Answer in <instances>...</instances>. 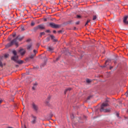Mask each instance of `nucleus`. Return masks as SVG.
I'll use <instances>...</instances> for the list:
<instances>
[{
	"instance_id": "a211bd4d",
	"label": "nucleus",
	"mask_w": 128,
	"mask_h": 128,
	"mask_svg": "<svg viewBox=\"0 0 128 128\" xmlns=\"http://www.w3.org/2000/svg\"><path fill=\"white\" fill-rule=\"evenodd\" d=\"M44 34H46V33H44V32H40V38H42V36H44Z\"/></svg>"
},
{
	"instance_id": "09e8293b",
	"label": "nucleus",
	"mask_w": 128,
	"mask_h": 128,
	"mask_svg": "<svg viewBox=\"0 0 128 128\" xmlns=\"http://www.w3.org/2000/svg\"><path fill=\"white\" fill-rule=\"evenodd\" d=\"M47 104H48V102H46Z\"/></svg>"
},
{
	"instance_id": "c9c22d12",
	"label": "nucleus",
	"mask_w": 128,
	"mask_h": 128,
	"mask_svg": "<svg viewBox=\"0 0 128 128\" xmlns=\"http://www.w3.org/2000/svg\"><path fill=\"white\" fill-rule=\"evenodd\" d=\"M116 116H118H118H120V114L118 113H117Z\"/></svg>"
},
{
	"instance_id": "de8ad7c7",
	"label": "nucleus",
	"mask_w": 128,
	"mask_h": 128,
	"mask_svg": "<svg viewBox=\"0 0 128 128\" xmlns=\"http://www.w3.org/2000/svg\"><path fill=\"white\" fill-rule=\"evenodd\" d=\"M103 67H104V68H106V66H104Z\"/></svg>"
},
{
	"instance_id": "dca6fc26",
	"label": "nucleus",
	"mask_w": 128,
	"mask_h": 128,
	"mask_svg": "<svg viewBox=\"0 0 128 128\" xmlns=\"http://www.w3.org/2000/svg\"><path fill=\"white\" fill-rule=\"evenodd\" d=\"M70 90H72V88H68L66 89L64 91V94H66L68 92H70Z\"/></svg>"
},
{
	"instance_id": "39448f33",
	"label": "nucleus",
	"mask_w": 128,
	"mask_h": 128,
	"mask_svg": "<svg viewBox=\"0 0 128 128\" xmlns=\"http://www.w3.org/2000/svg\"><path fill=\"white\" fill-rule=\"evenodd\" d=\"M36 120H37L36 116L34 114H31L30 123L32 124H36Z\"/></svg>"
},
{
	"instance_id": "c756f323",
	"label": "nucleus",
	"mask_w": 128,
	"mask_h": 128,
	"mask_svg": "<svg viewBox=\"0 0 128 128\" xmlns=\"http://www.w3.org/2000/svg\"><path fill=\"white\" fill-rule=\"evenodd\" d=\"M46 32L50 33V30H46Z\"/></svg>"
},
{
	"instance_id": "a19ab883",
	"label": "nucleus",
	"mask_w": 128,
	"mask_h": 128,
	"mask_svg": "<svg viewBox=\"0 0 128 128\" xmlns=\"http://www.w3.org/2000/svg\"><path fill=\"white\" fill-rule=\"evenodd\" d=\"M44 22H46V20H48L46 19V18H45L44 19Z\"/></svg>"
},
{
	"instance_id": "c85d7f7f",
	"label": "nucleus",
	"mask_w": 128,
	"mask_h": 128,
	"mask_svg": "<svg viewBox=\"0 0 128 128\" xmlns=\"http://www.w3.org/2000/svg\"><path fill=\"white\" fill-rule=\"evenodd\" d=\"M46 40L47 42H50V38H47Z\"/></svg>"
},
{
	"instance_id": "4468645a",
	"label": "nucleus",
	"mask_w": 128,
	"mask_h": 128,
	"mask_svg": "<svg viewBox=\"0 0 128 128\" xmlns=\"http://www.w3.org/2000/svg\"><path fill=\"white\" fill-rule=\"evenodd\" d=\"M47 50L48 52H52L54 50V48L52 47H48Z\"/></svg>"
},
{
	"instance_id": "393cba45",
	"label": "nucleus",
	"mask_w": 128,
	"mask_h": 128,
	"mask_svg": "<svg viewBox=\"0 0 128 128\" xmlns=\"http://www.w3.org/2000/svg\"><path fill=\"white\" fill-rule=\"evenodd\" d=\"M4 58H8V54H5L4 55Z\"/></svg>"
},
{
	"instance_id": "cd10ccee",
	"label": "nucleus",
	"mask_w": 128,
	"mask_h": 128,
	"mask_svg": "<svg viewBox=\"0 0 128 128\" xmlns=\"http://www.w3.org/2000/svg\"><path fill=\"white\" fill-rule=\"evenodd\" d=\"M70 118H74V114H72V115L70 116Z\"/></svg>"
},
{
	"instance_id": "6e6552de",
	"label": "nucleus",
	"mask_w": 128,
	"mask_h": 128,
	"mask_svg": "<svg viewBox=\"0 0 128 128\" xmlns=\"http://www.w3.org/2000/svg\"><path fill=\"white\" fill-rule=\"evenodd\" d=\"M123 22L126 25L128 24V15L124 18Z\"/></svg>"
},
{
	"instance_id": "5701e85b",
	"label": "nucleus",
	"mask_w": 128,
	"mask_h": 128,
	"mask_svg": "<svg viewBox=\"0 0 128 128\" xmlns=\"http://www.w3.org/2000/svg\"><path fill=\"white\" fill-rule=\"evenodd\" d=\"M20 30L21 32H24V26L21 27Z\"/></svg>"
},
{
	"instance_id": "f257e3e1",
	"label": "nucleus",
	"mask_w": 128,
	"mask_h": 128,
	"mask_svg": "<svg viewBox=\"0 0 128 128\" xmlns=\"http://www.w3.org/2000/svg\"><path fill=\"white\" fill-rule=\"evenodd\" d=\"M24 38V36H20V35L18 36L16 38L13 39L10 42L8 43L6 45V48H10V46H12L14 44L16 46V47L18 48V43L16 41V40H22Z\"/></svg>"
},
{
	"instance_id": "20e7f679",
	"label": "nucleus",
	"mask_w": 128,
	"mask_h": 128,
	"mask_svg": "<svg viewBox=\"0 0 128 128\" xmlns=\"http://www.w3.org/2000/svg\"><path fill=\"white\" fill-rule=\"evenodd\" d=\"M38 30H46V26H44V24H41L37 26H36L34 28V32H36Z\"/></svg>"
},
{
	"instance_id": "0eeeda50",
	"label": "nucleus",
	"mask_w": 128,
	"mask_h": 128,
	"mask_svg": "<svg viewBox=\"0 0 128 128\" xmlns=\"http://www.w3.org/2000/svg\"><path fill=\"white\" fill-rule=\"evenodd\" d=\"M32 108L36 112V114H38V106L36 104L34 103L32 104Z\"/></svg>"
},
{
	"instance_id": "ea45409f",
	"label": "nucleus",
	"mask_w": 128,
	"mask_h": 128,
	"mask_svg": "<svg viewBox=\"0 0 128 128\" xmlns=\"http://www.w3.org/2000/svg\"><path fill=\"white\" fill-rule=\"evenodd\" d=\"M62 30H59V31H58V34H60V32H62Z\"/></svg>"
},
{
	"instance_id": "7c9ffc66",
	"label": "nucleus",
	"mask_w": 128,
	"mask_h": 128,
	"mask_svg": "<svg viewBox=\"0 0 128 128\" xmlns=\"http://www.w3.org/2000/svg\"><path fill=\"white\" fill-rule=\"evenodd\" d=\"M76 24H80V21H78L76 22Z\"/></svg>"
},
{
	"instance_id": "f03ea898",
	"label": "nucleus",
	"mask_w": 128,
	"mask_h": 128,
	"mask_svg": "<svg viewBox=\"0 0 128 128\" xmlns=\"http://www.w3.org/2000/svg\"><path fill=\"white\" fill-rule=\"evenodd\" d=\"M12 54H14V56L11 57V60H13V62L18 64H24V60H18V55L16 50H13L12 51Z\"/></svg>"
},
{
	"instance_id": "2f4dec72",
	"label": "nucleus",
	"mask_w": 128,
	"mask_h": 128,
	"mask_svg": "<svg viewBox=\"0 0 128 128\" xmlns=\"http://www.w3.org/2000/svg\"><path fill=\"white\" fill-rule=\"evenodd\" d=\"M53 116H54V114H50V118H52Z\"/></svg>"
},
{
	"instance_id": "72a5a7b5",
	"label": "nucleus",
	"mask_w": 128,
	"mask_h": 128,
	"mask_svg": "<svg viewBox=\"0 0 128 128\" xmlns=\"http://www.w3.org/2000/svg\"><path fill=\"white\" fill-rule=\"evenodd\" d=\"M90 98H92L91 96H88L87 99L88 100H90Z\"/></svg>"
},
{
	"instance_id": "9d476101",
	"label": "nucleus",
	"mask_w": 128,
	"mask_h": 128,
	"mask_svg": "<svg viewBox=\"0 0 128 128\" xmlns=\"http://www.w3.org/2000/svg\"><path fill=\"white\" fill-rule=\"evenodd\" d=\"M26 50L24 48H21L19 50V52L21 56H24L26 54Z\"/></svg>"
},
{
	"instance_id": "49530a36",
	"label": "nucleus",
	"mask_w": 128,
	"mask_h": 128,
	"mask_svg": "<svg viewBox=\"0 0 128 128\" xmlns=\"http://www.w3.org/2000/svg\"><path fill=\"white\" fill-rule=\"evenodd\" d=\"M119 104H122V102H119Z\"/></svg>"
},
{
	"instance_id": "aec40b11",
	"label": "nucleus",
	"mask_w": 128,
	"mask_h": 128,
	"mask_svg": "<svg viewBox=\"0 0 128 128\" xmlns=\"http://www.w3.org/2000/svg\"><path fill=\"white\" fill-rule=\"evenodd\" d=\"M96 20V16H94L93 18H92V20Z\"/></svg>"
},
{
	"instance_id": "e433bc0d",
	"label": "nucleus",
	"mask_w": 128,
	"mask_h": 128,
	"mask_svg": "<svg viewBox=\"0 0 128 128\" xmlns=\"http://www.w3.org/2000/svg\"><path fill=\"white\" fill-rule=\"evenodd\" d=\"M53 32H54V34H56V30H54L53 31Z\"/></svg>"
},
{
	"instance_id": "423d86ee",
	"label": "nucleus",
	"mask_w": 128,
	"mask_h": 128,
	"mask_svg": "<svg viewBox=\"0 0 128 128\" xmlns=\"http://www.w3.org/2000/svg\"><path fill=\"white\" fill-rule=\"evenodd\" d=\"M49 26H50L51 28H60L62 26L60 24H56L54 22L50 23Z\"/></svg>"
},
{
	"instance_id": "bb28decb",
	"label": "nucleus",
	"mask_w": 128,
	"mask_h": 128,
	"mask_svg": "<svg viewBox=\"0 0 128 128\" xmlns=\"http://www.w3.org/2000/svg\"><path fill=\"white\" fill-rule=\"evenodd\" d=\"M34 54H35V56H36V52H38V51H36V50H34Z\"/></svg>"
},
{
	"instance_id": "1a4fd4ad",
	"label": "nucleus",
	"mask_w": 128,
	"mask_h": 128,
	"mask_svg": "<svg viewBox=\"0 0 128 128\" xmlns=\"http://www.w3.org/2000/svg\"><path fill=\"white\" fill-rule=\"evenodd\" d=\"M35 56H36V54H30L29 56V58H26L25 60L26 62H28V61L30 60V58L32 59L34 58Z\"/></svg>"
},
{
	"instance_id": "2eb2a0df",
	"label": "nucleus",
	"mask_w": 128,
	"mask_h": 128,
	"mask_svg": "<svg viewBox=\"0 0 128 128\" xmlns=\"http://www.w3.org/2000/svg\"><path fill=\"white\" fill-rule=\"evenodd\" d=\"M103 112H110V108H108L104 109Z\"/></svg>"
},
{
	"instance_id": "37998d69",
	"label": "nucleus",
	"mask_w": 128,
	"mask_h": 128,
	"mask_svg": "<svg viewBox=\"0 0 128 128\" xmlns=\"http://www.w3.org/2000/svg\"><path fill=\"white\" fill-rule=\"evenodd\" d=\"M27 42H30V39L27 40Z\"/></svg>"
},
{
	"instance_id": "4be33fe9",
	"label": "nucleus",
	"mask_w": 128,
	"mask_h": 128,
	"mask_svg": "<svg viewBox=\"0 0 128 128\" xmlns=\"http://www.w3.org/2000/svg\"><path fill=\"white\" fill-rule=\"evenodd\" d=\"M86 82H88V84H90V82H91V80H90V79H87L86 80Z\"/></svg>"
},
{
	"instance_id": "c03bdc74",
	"label": "nucleus",
	"mask_w": 128,
	"mask_h": 128,
	"mask_svg": "<svg viewBox=\"0 0 128 128\" xmlns=\"http://www.w3.org/2000/svg\"><path fill=\"white\" fill-rule=\"evenodd\" d=\"M106 62H108V60H106L105 62V64H106Z\"/></svg>"
},
{
	"instance_id": "9b49d317",
	"label": "nucleus",
	"mask_w": 128,
	"mask_h": 128,
	"mask_svg": "<svg viewBox=\"0 0 128 128\" xmlns=\"http://www.w3.org/2000/svg\"><path fill=\"white\" fill-rule=\"evenodd\" d=\"M44 62L42 63V64H41L40 65V68H44V66H46V62H48V58H46L44 57Z\"/></svg>"
},
{
	"instance_id": "ddd939ff",
	"label": "nucleus",
	"mask_w": 128,
	"mask_h": 128,
	"mask_svg": "<svg viewBox=\"0 0 128 128\" xmlns=\"http://www.w3.org/2000/svg\"><path fill=\"white\" fill-rule=\"evenodd\" d=\"M36 86H38V83L36 82L34 84V86L32 88V90H36Z\"/></svg>"
},
{
	"instance_id": "a878e982",
	"label": "nucleus",
	"mask_w": 128,
	"mask_h": 128,
	"mask_svg": "<svg viewBox=\"0 0 128 128\" xmlns=\"http://www.w3.org/2000/svg\"><path fill=\"white\" fill-rule=\"evenodd\" d=\"M82 18V16L80 15H77L76 16V18Z\"/></svg>"
},
{
	"instance_id": "a18cd8bd",
	"label": "nucleus",
	"mask_w": 128,
	"mask_h": 128,
	"mask_svg": "<svg viewBox=\"0 0 128 128\" xmlns=\"http://www.w3.org/2000/svg\"><path fill=\"white\" fill-rule=\"evenodd\" d=\"M16 68H18V65H16Z\"/></svg>"
},
{
	"instance_id": "f3484780",
	"label": "nucleus",
	"mask_w": 128,
	"mask_h": 128,
	"mask_svg": "<svg viewBox=\"0 0 128 128\" xmlns=\"http://www.w3.org/2000/svg\"><path fill=\"white\" fill-rule=\"evenodd\" d=\"M50 38H51L52 40H54V42H57V40L55 38L54 36L51 35Z\"/></svg>"
},
{
	"instance_id": "f8f14e48",
	"label": "nucleus",
	"mask_w": 128,
	"mask_h": 128,
	"mask_svg": "<svg viewBox=\"0 0 128 128\" xmlns=\"http://www.w3.org/2000/svg\"><path fill=\"white\" fill-rule=\"evenodd\" d=\"M26 49L28 50H32V44H30L27 46Z\"/></svg>"
},
{
	"instance_id": "b1692460",
	"label": "nucleus",
	"mask_w": 128,
	"mask_h": 128,
	"mask_svg": "<svg viewBox=\"0 0 128 128\" xmlns=\"http://www.w3.org/2000/svg\"><path fill=\"white\" fill-rule=\"evenodd\" d=\"M35 24H36L34 23V22H31V26H34Z\"/></svg>"
},
{
	"instance_id": "473e14b6",
	"label": "nucleus",
	"mask_w": 128,
	"mask_h": 128,
	"mask_svg": "<svg viewBox=\"0 0 128 128\" xmlns=\"http://www.w3.org/2000/svg\"><path fill=\"white\" fill-rule=\"evenodd\" d=\"M48 100H50V96H48L47 98Z\"/></svg>"
},
{
	"instance_id": "4c0bfd02",
	"label": "nucleus",
	"mask_w": 128,
	"mask_h": 128,
	"mask_svg": "<svg viewBox=\"0 0 128 128\" xmlns=\"http://www.w3.org/2000/svg\"><path fill=\"white\" fill-rule=\"evenodd\" d=\"M60 57H58L56 59V60L58 62V60H60Z\"/></svg>"
},
{
	"instance_id": "6ab92c4d",
	"label": "nucleus",
	"mask_w": 128,
	"mask_h": 128,
	"mask_svg": "<svg viewBox=\"0 0 128 128\" xmlns=\"http://www.w3.org/2000/svg\"><path fill=\"white\" fill-rule=\"evenodd\" d=\"M90 22V20H87V22H86V24H85V26H88V22Z\"/></svg>"
},
{
	"instance_id": "f704fd0d",
	"label": "nucleus",
	"mask_w": 128,
	"mask_h": 128,
	"mask_svg": "<svg viewBox=\"0 0 128 128\" xmlns=\"http://www.w3.org/2000/svg\"><path fill=\"white\" fill-rule=\"evenodd\" d=\"M112 68H114V66H110V70H112Z\"/></svg>"
},
{
	"instance_id": "7ed1b4c3",
	"label": "nucleus",
	"mask_w": 128,
	"mask_h": 128,
	"mask_svg": "<svg viewBox=\"0 0 128 128\" xmlns=\"http://www.w3.org/2000/svg\"><path fill=\"white\" fill-rule=\"evenodd\" d=\"M110 106L108 104V100H106L105 102H103L101 105L100 112H104V108H106V106Z\"/></svg>"
},
{
	"instance_id": "412c9836",
	"label": "nucleus",
	"mask_w": 128,
	"mask_h": 128,
	"mask_svg": "<svg viewBox=\"0 0 128 128\" xmlns=\"http://www.w3.org/2000/svg\"><path fill=\"white\" fill-rule=\"evenodd\" d=\"M0 66L1 68H2L4 66V64H2V60H0Z\"/></svg>"
},
{
	"instance_id": "58836bf2",
	"label": "nucleus",
	"mask_w": 128,
	"mask_h": 128,
	"mask_svg": "<svg viewBox=\"0 0 128 128\" xmlns=\"http://www.w3.org/2000/svg\"><path fill=\"white\" fill-rule=\"evenodd\" d=\"M2 99H0V104H2Z\"/></svg>"
},
{
	"instance_id": "8fccbe9b",
	"label": "nucleus",
	"mask_w": 128,
	"mask_h": 128,
	"mask_svg": "<svg viewBox=\"0 0 128 128\" xmlns=\"http://www.w3.org/2000/svg\"><path fill=\"white\" fill-rule=\"evenodd\" d=\"M9 40H10V39H9Z\"/></svg>"
},
{
	"instance_id": "79ce46f5",
	"label": "nucleus",
	"mask_w": 128,
	"mask_h": 128,
	"mask_svg": "<svg viewBox=\"0 0 128 128\" xmlns=\"http://www.w3.org/2000/svg\"><path fill=\"white\" fill-rule=\"evenodd\" d=\"M12 36H13V38H15V37H16V34H13V35H12Z\"/></svg>"
}]
</instances>
